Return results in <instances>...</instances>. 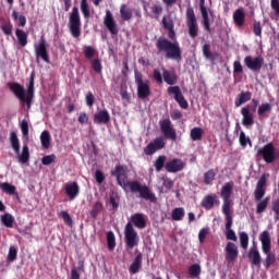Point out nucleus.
I'll return each instance as SVG.
<instances>
[{
	"label": "nucleus",
	"instance_id": "nucleus-1",
	"mask_svg": "<svg viewBox=\"0 0 279 279\" xmlns=\"http://www.w3.org/2000/svg\"><path fill=\"white\" fill-rule=\"evenodd\" d=\"M163 28L168 31V38L160 36L156 40V49L158 53H162L166 60H174L175 62H182V47L178 43V36L175 34V25L172 19H162Z\"/></svg>",
	"mask_w": 279,
	"mask_h": 279
},
{
	"label": "nucleus",
	"instance_id": "nucleus-2",
	"mask_svg": "<svg viewBox=\"0 0 279 279\" xmlns=\"http://www.w3.org/2000/svg\"><path fill=\"white\" fill-rule=\"evenodd\" d=\"M111 175L116 177L119 186H129L131 193H138L141 199H147L153 203L158 201L156 193H154L147 184H142L138 180L126 182L129 173L128 168L124 167V165H116L114 169H111Z\"/></svg>",
	"mask_w": 279,
	"mask_h": 279
},
{
	"label": "nucleus",
	"instance_id": "nucleus-3",
	"mask_svg": "<svg viewBox=\"0 0 279 279\" xmlns=\"http://www.w3.org/2000/svg\"><path fill=\"white\" fill-rule=\"evenodd\" d=\"M136 228L143 229L147 226V219L144 213H134L131 215V220L124 227V239L128 250H133L140 243V236Z\"/></svg>",
	"mask_w": 279,
	"mask_h": 279
},
{
	"label": "nucleus",
	"instance_id": "nucleus-4",
	"mask_svg": "<svg viewBox=\"0 0 279 279\" xmlns=\"http://www.w3.org/2000/svg\"><path fill=\"white\" fill-rule=\"evenodd\" d=\"M259 241H262V250L264 254H266L264 266L266 269H269V267L276 263V254L275 252H271V236L269 234V230L260 232Z\"/></svg>",
	"mask_w": 279,
	"mask_h": 279
},
{
	"label": "nucleus",
	"instance_id": "nucleus-5",
	"mask_svg": "<svg viewBox=\"0 0 279 279\" xmlns=\"http://www.w3.org/2000/svg\"><path fill=\"white\" fill-rule=\"evenodd\" d=\"M10 143H11L12 149L15 151V154L17 156L19 162H22V163L28 162V160L31 158L29 147H28V145H24L22 153H21V141H20L16 132H11Z\"/></svg>",
	"mask_w": 279,
	"mask_h": 279
},
{
	"label": "nucleus",
	"instance_id": "nucleus-6",
	"mask_svg": "<svg viewBox=\"0 0 279 279\" xmlns=\"http://www.w3.org/2000/svg\"><path fill=\"white\" fill-rule=\"evenodd\" d=\"M185 21H186L190 38L192 39L197 38L199 34V25L197 23V16H195V10L191 5L186 8Z\"/></svg>",
	"mask_w": 279,
	"mask_h": 279
},
{
	"label": "nucleus",
	"instance_id": "nucleus-7",
	"mask_svg": "<svg viewBox=\"0 0 279 279\" xmlns=\"http://www.w3.org/2000/svg\"><path fill=\"white\" fill-rule=\"evenodd\" d=\"M134 77L137 86V97L140 99H146L151 93L149 80H144L143 73H140V71H134Z\"/></svg>",
	"mask_w": 279,
	"mask_h": 279
},
{
	"label": "nucleus",
	"instance_id": "nucleus-8",
	"mask_svg": "<svg viewBox=\"0 0 279 279\" xmlns=\"http://www.w3.org/2000/svg\"><path fill=\"white\" fill-rule=\"evenodd\" d=\"M8 87L20 101L26 102L27 107L31 108L33 101L32 96L28 90L25 93V88L22 84H19V82H9Z\"/></svg>",
	"mask_w": 279,
	"mask_h": 279
},
{
	"label": "nucleus",
	"instance_id": "nucleus-9",
	"mask_svg": "<svg viewBox=\"0 0 279 279\" xmlns=\"http://www.w3.org/2000/svg\"><path fill=\"white\" fill-rule=\"evenodd\" d=\"M69 29L73 38H80L82 34V22L78 8H73L69 19Z\"/></svg>",
	"mask_w": 279,
	"mask_h": 279
},
{
	"label": "nucleus",
	"instance_id": "nucleus-10",
	"mask_svg": "<svg viewBox=\"0 0 279 279\" xmlns=\"http://www.w3.org/2000/svg\"><path fill=\"white\" fill-rule=\"evenodd\" d=\"M257 156H260L265 162L271 163L277 160L278 156L276 154V147L274 143H266L264 147H259Z\"/></svg>",
	"mask_w": 279,
	"mask_h": 279
},
{
	"label": "nucleus",
	"instance_id": "nucleus-11",
	"mask_svg": "<svg viewBox=\"0 0 279 279\" xmlns=\"http://www.w3.org/2000/svg\"><path fill=\"white\" fill-rule=\"evenodd\" d=\"M36 60H44L47 64H50V56L47 47V40L44 36L39 39L37 45H34Z\"/></svg>",
	"mask_w": 279,
	"mask_h": 279
},
{
	"label": "nucleus",
	"instance_id": "nucleus-12",
	"mask_svg": "<svg viewBox=\"0 0 279 279\" xmlns=\"http://www.w3.org/2000/svg\"><path fill=\"white\" fill-rule=\"evenodd\" d=\"M160 131L163 134L165 138H170L171 141H177L178 132L173 128L171 119H162L159 121Z\"/></svg>",
	"mask_w": 279,
	"mask_h": 279
},
{
	"label": "nucleus",
	"instance_id": "nucleus-13",
	"mask_svg": "<svg viewBox=\"0 0 279 279\" xmlns=\"http://www.w3.org/2000/svg\"><path fill=\"white\" fill-rule=\"evenodd\" d=\"M166 145L167 141L165 136H157L151 143H148V145H146V147L144 148V154H146V156H153L158 149H163Z\"/></svg>",
	"mask_w": 279,
	"mask_h": 279
},
{
	"label": "nucleus",
	"instance_id": "nucleus-14",
	"mask_svg": "<svg viewBox=\"0 0 279 279\" xmlns=\"http://www.w3.org/2000/svg\"><path fill=\"white\" fill-rule=\"evenodd\" d=\"M244 64L245 66H247V69H250V71L258 73L260 69H263L265 60L263 56H257L256 58H252V56H246L244 58Z\"/></svg>",
	"mask_w": 279,
	"mask_h": 279
},
{
	"label": "nucleus",
	"instance_id": "nucleus-15",
	"mask_svg": "<svg viewBox=\"0 0 279 279\" xmlns=\"http://www.w3.org/2000/svg\"><path fill=\"white\" fill-rule=\"evenodd\" d=\"M104 25H105V27H107V29L109 31V33L112 36H118L120 29L118 27L117 21H114L113 14H112V12H110V10L106 11L105 19H104Z\"/></svg>",
	"mask_w": 279,
	"mask_h": 279
},
{
	"label": "nucleus",
	"instance_id": "nucleus-16",
	"mask_svg": "<svg viewBox=\"0 0 279 279\" xmlns=\"http://www.w3.org/2000/svg\"><path fill=\"white\" fill-rule=\"evenodd\" d=\"M185 167L186 162H184L182 158H172L171 160H168L165 165V169L169 173H178L179 171H183Z\"/></svg>",
	"mask_w": 279,
	"mask_h": 279
},
{
	"label": "nucleus",
	"instance_id": "nucleus-17",
	"mask_svg": "<svg viewBox=\"0 0 279 279\" xmlns=\"http://www.w3.org/2000/svg\"><path fill=\"white\" fill-rule=\"evenodd\" d=\"M170 95H174V100L179 104L181 108L186 110L189 108V101L185 99L180 86H171L168 88Z\"/></svg>",
	"mask_w": 279,
	"mask_h": 279
},
{
	"label": "nucleus",
	"instance_id": "nucleus-18",
	"mask_svg": "<svg viewBox=\"0 0 279 279\" xmlns=\"http://www.w3.org/2000/svg\"><path fill=\"white\" fill-rule=\"evenodd\" d=\"M241 114L243 117L242 123L245 128H250L251 125H254L255 119H254V114L251 110V106H245L244 108H242Z\"/></svg>",
	"mask_w": 279,
	"mask_h": 279
},
{
	"label": "nucleus",
	"instance_id": "nucleus-19",
	"mask_svg": "<svg viewBox=\"0 0 279 279\" xmlns=\"http://www.w3.org/2000/svg\"><path fill=\"white\" fill-rule=\"evenodd\" d=\"M239 256V247L236 243L228 241L226 244V258L227 260H235Z\"/></svg>",
	"mask_w": 279,
	"mask_h": 279
},
{
	"label": "nucleus",
	"instance_id": "nucleus-20",
	"mask_svg": "<svg viewBox=\"0 0 279 279\" xmlns=\"http://www.w3.org/2000/svg\"><path fill=\"white\" fill-rule=\"evenodd\" d=\"M247 256H248L252 265L260 266L262 256H260V252H259L256 243H254V245L252 247H250Z\"/></svg>",
	"mask_w": 279,
	"mask_h": 279
},
{
	"label": "nucleus",
	"instance_id": "nucleus-21",
	"mask_svg": "<svg viewBox=\"0 0 279 279\" xmlns=\"http://www.w3.org/2000/svg\"><path fill=\"white\" fill-rule=\"evenodd\" d=\"M215 204H220L216 194L205 195V197H203L201 202V206H203V208H206V210H210L211 208H214Z\"/></svg>",
	"mask_w": 279,
	"mask_h": 279
},
{
	"label": "nucleus",
	"instance_id": "nucleus-22",
	"mask_svg": "<svg viewBox=\"0 0 279 279\" xmlns=\"http://www.w3.org/2000/svg\"><path fill=\"white\" fill-rule=\"evenodd\" d=\"M233 21L236 27H243L245 25L246 14L243 8H238V10L233 12Z\"/></svg>",
	"mask_w": 279,
	"mask_h": 279
},
{
	"label": "nucleus",
	"instance_id": "nucleus-23",
	"mask_svg": "<svg viewBox=\"0 0 279 279\" xmlns=\"http://www.w3.org/2000/svg\"><path fill=\"white\" fill-rule=\"evenodd\" d=\"M141 267H143V253L137 252L134 260L131 263V265L129 267V271H130V274H137L141 269Z\"/></svg>",
	"mask_w": 279,
	"mask_h": 279
},
{
	"label": "nucleus",
	"instance_id": "nucleus-24",
	"mask_svg": "<svg viewBox=\"0 0 279 279\" xmlns=\"http://www.w3.org/2000/svg\"><path fill=\"white\" fill-rule=\"evenodd\" d=\"M65 194L70 197V199H75L80 194V185L77 182H69L65 184Z\"/></svg>",
	"mask_w": 279,
	"mask_h": 279
},
{
	"label": "nucleus",
	"instance_id": "nucleus-25",
	"mask_svg": "<svg viewBox=\"0 0 279 279\" xmlns=\"http://www.w3.org/2000/svg\"><path fill=\"white\" fill-rule=\"evenodd\" d=\"M110 112L108 110H98L96 114H94V123L100 124V123H109L110 122Z\"/></svg>",
	"mask_w": 279,
	"mask_h": 279
},
{
	"label": "nucleus",
	"instance_id": "nucleus-26",
	"mask_svg": "<svg viewBox=\"0 0 279 279\" xmlns=\"http://www.w3.org/2000/svg\"><path fill=\"white\" fill-rule=\"evenodd\" d=\"M162 77L165 80V82L167 84H169V88H171V86H175L177 82H178V75L175 73V71H168V69H163L162 71Z\"/></svg>",
	"mask_w": 279,
	"mask_h": 279
},
{
	"label": "nucleus",
	"instance_id": "nucleus-27",
	"mask_svg": "<svg viewBox=\"0 0 279 279\" xmlns=\"http://www.w3.org/2000/svg\"><path fill=\"white\" fill-rule=\"evenodd\" d=\"M234 182L233 180H230L229 182H226L220 191V196L222 197V201L230 199L233 191Z\"/></svg>",
	"mask_w": 279,
	"mask_h": 279
},
{
	"label": "nucleus",
	"instance_id": "nucleus-28",
	"mask_svg": "<svg viewBox=\"0 0 279 279\" xmlns=\"http://www.w3.org/2000/svg\"><path fill=\"white\" fill-rule=\"evenodd\" d=\"M15 36L20 47H26V45H28V34L25 32V29L16 28Z\"/></svg>",
	"mask_w": 279,
	"mask_h": 279
},
{
	"label": "nucleus",
	"instance_id": "nucleus-29",
	"mask_svg": "<svg viewBox=\"0 0 279 279\" xmlns=\"http://www.w3.org/2000/svg\"><path fill=\"white\" fill-rule=\"evenodd\" d=\"M251 99H252L251 90L242 92L238 95L234 104H235L236 108H240V106H242L243 104H246Z\"/></svg>",
	"mask_w": 279,
	"mask_h": 279
},
{
	"label": "nucleus",
	"instance_id": "nucleus-30",
	"mask_svg": "<svg viewBox=\"0 0 279 279\" xmlns=\"http://www.w3.org/2000/svg\"><path fill=\"white\" fill-rule=\"evenodd\" d=\"M222 213H223V215L226 217V228H227V226L228 227L230 226L231 217H232L230 199L223 201Z\"/></svg>",
	"mask_w": 279,
	"mask_h": 279
},
{
	"label": "nucleus",
	"instance_id": "nucleus-31",
	"mask_svg": "<svg viewBox=\"0 0 279 279\" xmlns=\"http://www.w3.org/2000/svg\"><path fill=\"white\" fill-rule=\"evenodd\" d=\"M104 210V202L97 199L94 202L92 206V210H89V215L93 219H97L98 215Z\"/></svg>",
	"mask_w": 279,
	"mask_h": 279
},
{
	"label": "nucleus",
	"instance_id": "nucleus-32",
	"mask_svg": "<svg viewBox=\"0 0 279 279\" xmlns=\"http://www.w3.org/2000/svg\"><path fill=\"white\" fill-rule=\"evenodd\" d=\"M0 29L3 32L4 36H12L14 26L12 25L11 21H5V19H2L0 22Z\"/></svg>",
	"mask_w": 279,
	"mask_h": 279
},
{
	"label": "nucleus",
	"instance_id": "nucleus-33",
	"mask_svg": "<svg viewBox=\"0 0 279 279\" xmlns=\"http://www.w3.org/2000/svg\"><path fill=\"white\" fill-rule=\"evenodd\" d=\"M120 16L122 21H131L133 19V11L123 3L120 8Z\"/></svg>",
	"mask_w": 279,
	"mask_h": 279
},
{
	"label": "nucleus",
	"instance_id": "nucleus-34",
	"mask_svg": "<svg viewBox=\"0 0 279 279\" xmlns=\"http://www.w3.org/2000/svg\"><path fill=\"white\" fill-rule=\"evenodd\" d=\"M185 215H186L185 208L183 206H179L173 208L171 217L174 221H182Z\"/></svg>",
	"mask_w": 279,
	"mask_h": 279
},
{
	"label": "nucleus",
	"instance_id": "nucleus-35",
	"mask_svg": "<svg viewBox=\"0 0 279 279\" xmlns=\"http://www.w3.org/2000/svg\"><path fill=\"white\" fill-rule=\"evenodd\" d=\"M202 25H203V28L205 29V32H211L210 29V19H209V14H208V10L206 8V3L204 5V10H203V13H202Z\"/></svg>",
	"mask_w": 279,
	"mask_h": 279
},
{
	"label": "nucleus",
	"instance_id": "nucleus-36",
	"mask_svg": "<svg viewBox=\"0 0 279 279\" xmlns=\"http://www.w3.org/2000/svg\"><path fill=\"white\" fill-rule=\"evenodd\" d=\"M14 221L15 217L11 213H4V215H1V222L3 226H7V228H13Z\"/></svg>",
	"mask_w": 279,
	"mask_h": 279
},
{
	"label": "nucleus",
	"instance_id": "nucleus-37",
	"mask_svg": "<svg viewBox=\"0 0 279 279\" xmlns=\"http://www.w3.org/2000/svg\"><path fill=\"white\" fill-rule=\"evenodd\" d=\"M0 189L4 193H8L9 195H19V193L16 191V186L14 184H10V182H2L0 184Z\"/></svg>",
	"mask_w": 279,
	"mask_h": 279
},
{
	"label": "nucleus",
	"instance_id": "nucleus-38",
	"mask_svg": "<svg viewBox=\"0 0 279 279\" xmlns=\"http://www.w3.org/2000/svg\"><path fill=\"white\" fill-rule=\"evenodd\" d=\"M51 136L49 130H44L40 134V143L45 149H49Z\"/></svg>",
	"mask_w": 279,
	"mask_h": 279
},
{
	"label": "nucleus",
	"instance_id": "nucleus-39",
	"mask_svg": "<svg viewBox=\"0 0 279 279\" xmlns=\"http://www.w3.org/2000/svg\"><path fill=\"white\" fill-rule=\"evenodd\" d=\"M232 223H233V217L231 215L230 225L226 226V230H227L226 238L233 242V241H236L238 236H236L234 230H232Z\"/></svg>",
	"mask_w": 279,
	"mask_h": 279
},
{
	"label": "nucleus",
	"instance_id": "nucleus-40",
	"mask_svg": "<svg viewBox=\"0 0 279 279\" xmlns=\"http://www.w3.org/2000/svg\"><path fill=\"white\" fill-rule=\"evenodd\" d=\"M216 175H217V169H208V171H206L204 173V182H205V184H213Z\"/></svg>",
	"mask_w": 279,
	"mask_h": 279
},
{
	"label": "nucleus",
	"instance_id": "nucleus-41",
	"mask_svg": "<svg viewBox=\"0 0 279 279\" xmlns=\"http://www.w3.org/2000/svg\"><path fill=\"white\" fill-rule=\"evenodd\" d=\"M161 180L162 190L165 191V193H170L171 189H173V180H171V178H168V175H162Z\"/></svg>",
	"mask_w": 279,
	"mask_h": 279
},
{
	"label": "nucleus",
	"instance_id": "nucleus-42",
	"mask_svg": "<svg viewBox=\"0 0 279 279\" xmlns=\"http://www.w3.org/2000/svg\"><path fill=\"white\" fill-rule=\"evenodd\" d=\"M265 194H266V189H262L260 182L258 180V182L256 183V189L254 191V196H255V201L257 202V204L262 201V198L265 196Z\"/></svg>",
	"mask_w": 279,
	"mask_h": 279
},
{
	"label": "nucleus",
	"instance_id": "nucleus-43",
	"mask_svg": "<svg viewBox=\"0 0 279 279\" xmlns=\"http://www.w3.org/2000/svg\"><path fill=\"white\" fill-rule=\"evenodd\" d=\"M167 165V156H158L154 162L156 171H162L163 167Z\"/></svg>",
	"mask_w": 279,
	"mask_h": 279
},
{
	"label": "nucleus",
	"instance_id": "nucleus-44",
	"mask_svg": "<svg viewBox=\"0 0 279 279\" xmlns=\"http://www.w3.org/2000/svg\"><path fill=\"white\" fill-rule=\"evenodd\" d=\"M27 92L31 95V98L34 99V95H35V72L34 71L29 75Z\"/></svg>",
	"mask_w": 279,
	"mask_h": 279
},
{
	"label": "nucleus",
	"instance_id": "nucleus-45",
	"mask_svg": "<svg viewBox=\"0 0 279 279\" xmlns=\"http://www.w3.org/2000/svg\"><path fill=\"white\" fill-rule=\"evenodd\" d=\"M189 274L190 276L197 278L202 274V267L199 263H193V265H190L189 267Z\"/></svg>",
	"mask_w": 279,
	"mask_h": 279
},
{
	"label": "nucleus",
	"instance_id": "nucleus-46",
	"mask_svg": "<svg viewBox=\"0 0 279 279\" xmlns=\"http://www.w3.org/2000/svg\"><path fill=\"white\" fill-rule=\"evenodd\" d=\"M107 245L109 250H114L117 243H116V234L110 230L107 232Z\"/></svg>",
	"mask_w": 279,
	"mask_h": 279
},
{
	"label": "nucleus",
	"instance_id": "nucleus-47",
	"mask_svg": "<svg viewBox=\"0 0 279 279\" xmlns=\"http://www.w3.org/2000/svg\"><path fill=\"white\" fill-rule=\"evenodd\" d=\"M204 134V130L202 128H193L191 130V138L192 141H201Z\"/></svg>",
	"mask_w": 279,
	"mask_h": 279
},
{
	"label": "nucleus",
	"instance_id": "nucleus-48",
	"mask_svg": "<svg viewBox=\"0 0 279 279\" xmlns=\"http://www.w3.org/2000/svg\"><path fill=\"white\" fill-rule=\"evenodd\" d=\"M270 197H264L262 198L260 202H258L257 207H256V213L260 214L264 213L269 204Z\"/></svg>",
	"mask_w": 279,
	"mask_h": 279
},
{
	"label": "nucleus",
	"instance_id": "nucleus-49",
	"mask_svg": "<svg viewBox=\"0 0 279 279\" xmlns=\"http://www.w3.org/2000/svg\"><path fill=\"white\" fill-rule=\"evenodd\" d=\"M239 141H240V145L242 147H247V145L252 146V141H251L250 136H246V134L243 130L240 132Z\"/></svg>",
	"mask_w": 279,
	"mask_h": 279
},
{
	"label": "nucleus",
	"instance_id": "nucleus-50",
	"mask_svg": "<svg viewBox=\"0 0 279 279\" xmlns=\"http://www.w3.org/2000/svg\"><path fill=\"white\" fill-rule=\"evenodd\" d=\"M81 12L83 13V16L85 19H89L90 17V8L88 5V1L87 0H82L81 1Z\"/></svg>",
	"mask_w": 279,
	"mask_h": 279
},
{
	"label": "nucleus",
	"instance_id": "nucleus-51",
	"mask_svg": "<svg viewBox=\"0 0 279 279\" xmlns=\"http://www.w3.org/2000/svg\"><path fill=\"white\" fill-rule=\"evenodd\" d=\"M83 53L87 60H92L96 56L97 51L94 47L85 46L83 47Z\"/></svg>",
	"mask_w": 279,
	"mask_h": 279
},
{
	"label": "nucleus",
	"instance_id": "nucleus-52",
	"mask_svg": "<svg viewBox=\"0 0 279 279\" xmlns=\"http://www.w3.org/2000/svg\"><path fill=\"white\" fill-rule=\"evenodd\" d=\"M272 106L271 104H262L259 108L257 109L258 116L263 117L266 112H271Z\"/></svg>",
	"mask_w": 279,
	"mask_h": 279
},
{
	"label": "nucleus",
	"instance_id": "nucleus-53",
	"mask_svg": "<svg viewBox=\"0 0 279 279\" xmlns=\"http://www.w3.org/2000/svg\"><path fill=\"white\" fill-rule=\"evenodd\" d=\"M248 234L247 232H240V243H241V246L246 250L248 247Z\"/></svg>",
	"mask_w": 279,
	"mask_h": 279
},
{
	"label": "nucleus",
	"instance_id": "nucleus-54",
	"mask_svg": "<svg viewBox=\"0 0 279 279\" xmlns=\"http://www.w3.org/2000/svg\"><path fill=\"white\" fill-rule=\"evenodd\" d=\"M253 32H254L255 36H258L259 38H262L263 27H262L260 21H254Z\"/></svg>",
	"mask_w": 279,
	"mask_h": 279
},
{
	"label": "nucleus",
	"instance_id": "nucleus-55",
	"mask_svg": "<svg viewBox=\"0 0 279 279\" xmlns=\"http://www.w3.org/2000/svg\"><path fill=\"white\" fill-rule=\"evenodd\" d=\"M92 69L95 71V73H101L102 64H101V60H99V58L92 60Z\"/></svg>",
	"mask_w": 279,
	"mask_h": 279
},
{
	"label": "nucleus",
	"instance_id": "nucleus-56",
	"mask_svg": "<svg viewBox=\"0 0 279 279\" xmlns=\"http://www.w3.org/2000/svg\"><path fill=\"white\" fill-rule=\"evenodd\" d=\"M60 217H62L63 221L68 223V226H73V219L68 210H61Z\"/></svg>",
	"mask_w": 279,
	"mask_h": 279
},
{
	"label": "nucleus",
	"instance_id": "nucleus-57",
	"mask_svg": "<svg viewBox=\"0 0 279 279\" xmlns=\"http://www.w3.org/2000/svg\"><path fill=\"white\" fill-rule=\"evenodd\" d=\"M163 8L162 5L155 4L151 7V14L154 19H159L160 14H162Z\"/></svg>",
	"mask_w": 279,
	"mask_h": 279
},
{
	"label": "nucleus",
	"instance_id": "nucleus-58",
	"mask_svg": "<svg viewBox=\"0 0 279 279\" xmlns=\"http://www.w3.org/2000/svg\"><path fill=\"white\" fill-rule=\"evenodd\" d=\"M210 228H201L198 232V239L201 243H204L206 241L207 234H209Z\"/></svg>",
	"mask_w": 279,
	"mask_h": 279
},
{
	"label": "nucleus",
	"instance_id": "nucleus-59",
	"mask_svg": "<svg viewBox=\"0 0 279 279\" xmlns=\"http://www.w3.org/2000/svg\"><path fill=\"white\" fill-rule=\"evenodd\" d=\"M109 204H111L112 208L117 210L120 206V197L116 195H109Z\"/></svg>",
	"mask_w": 279,
	"mask_h": 279
},
{
	"label": "nucleus",
	"instance_id": "nucleus-60",
	"mask_svg": "<svg viewBox=\"0 0 279 279\" xmlns=\"http://www.w3.org/2000/svg\"><path fill=\"white\" fill-rule=\"evenodd\" d=\"M56 158H57L56 154H50L48 156H44L41 158V162L43 165H52V162H56Z\"/></svg>",
	"mask_w": 279,
	"mask_h": 279
},
{
	"label": "nucleus",
	"instance_id": "nucleus-61",
	"mask_svg": "<svg viewBox=\"0 0 279 279\" xmlns=\"http://www.w3.org/2000/svg\"><path fill=\"white\" fill-rule=\"evenodd\" d=\"M21 130H22V134L24 136H28V134H29V123L26 119H23V121L21 122Z\"/></svg>",
	"mask_w": 279,
	"mask_h": 279
},
{
	"label": "nucleus",
	"instance_id": "nucleus-62",
	"mask_svg": "<svg viewBox=\"0 0 279 279\" xmlns=\"http://www.w3.org/2000/svg\"><path fill=\"white\" fill-rule=\"evenodd\" d=\"M95 101H96V98L92 92H89L85 95V104H87V106H89V108H92L94 106Z\"/></svg>",
	"mask_w": 279,
	"mask_h": 279
},
{
	"label": "nucleus",
	"instance_id": "nucleus-63",
	"mask_svg": "<svg viewBox=\"0 0 279 279\" xmlns=\"http://www.w3.org/2000/svg\"><path fill=\"white\" fill-rule=\"evenodd\" d=\"M17 254H19V251L16 250L15 245H11L9 248L8 259L15 260Z\"/></svg>",
	"mask_w": 279,
	"mask_h": 279
},
{
	"label": "nucleus",
	"instance_id": "nucleus-64",
	"mask_svg": "<svg viewBox=\"0 0 279 279\" xmlns=\"http://www.w3.org/2000/svg\"><path fill=\"white\" fill-rule=\"evenodd\" d=\"M95 178H96V182H98V184H102L104 180H106V175H105L104 171H101V169H96Z\"/></svg>",
	"mask_w": 279,
	"mask_h": 279
}]
</instances>
